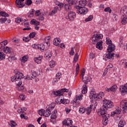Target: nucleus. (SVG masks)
<instances>
[{
	"label": "nucleus",
	"instance_id": "28",
	"mask_svg": "<svg viewBox=\"0 0 127 127\" xmlns=\"http://www.w3.org/2000/svg\"><path fill=\"white\" fill-rule=\"evenodd\" d=\"M56 118H57V111H54L52 113L51 119L54 120V119H56Z\"/></svg>",
	"mask_w": 127,
	"mask_h": 127
},
{
	"label": "nucleus",
	"instance_id": "53",
	"mask_svg": "<svg viewBox=\"0 0 127 127\" xmlns=\"http://www.w3.org/2000/svg\"><path fill=\"white\" fill-rule=\"evenodd\" d=\"M93 19V15H90L88 18L85 19V21H91Z\"/></svg>",
	"mask_w": 127,
	"mask_h": 127
},
{
	"label": "nucleus",
	"instance_id": "47",
	"mask_svg": "<svg viewBox=\"0 0 127 127\" xmlns=\"http://www.w3.org/2000/svg\"><path fill=\"white\" fill-rule=\"evenodd\" d=\"M45 112V110H43V109H41L38 112V114L40 116H44V113Z\"/></svg>",
	"mask_w": 127,
	"mask_h": 127
},
{
	"label": "nucleus",
	"instance_id": "23",
	"mask_svg": "<svg viewBox=\"0 0 127 127\" xmlns=\"http://www.w3.org/2000/svg\"><path fill=\"white\" fill-rule=\"evenodd\" d=\"M61 42V40L59 38H56L54 39L53 41L54 45L56 46H58L59 45V43Z\"/></svg>",
	"mask_w": 127,
	"mask_h": 127
},
{
	"label": "nucleus",
	"instance_id": "58",
	"mask_svg": "<svg viewBox=\"0 0 127 127\" xmlns=\"http://www.w3.org/2000/svg\"><path fill=\"white\" fill-rule=\"evenodd\" d=\"M39 20L40 21H43L44 20V17L43 16V14H40V17L39 18Z\"/></svg>",
	"mask_w": 127,
	"mask_h": 127
},
{
	"label": "nucleus",
	"instance_id": "41",
	"mask_svg": "<svg viewBox=\"0 0 127 127\" xmlns=\"http://www.w3.org/2000/svg\"><path fill=\"white\" fill-rule=\"evenodd\" d=\"M5 59V55L3 53L0 52V61Z\"/></svg>",
	"mask_w": 127,
	"mask_h": 127
},
{
	"label": "nucleus",
	"instance_id": "9",
	"mask_svg": "<svg viewBox=\"0 0 127 127\" xmlns=\"http://www.w3.org/2000/svg\"><path fill=\"white\" fill-rule=\"evenodd\" d=\"M55 107L54 105V103L52 104V106L49 107L46 110V111L44 112V116L46 118H48L50 115H51V110L53 109Z\"/></svg>",
	"mask_w": 127,
	"mask_h": 127
},
{
	"label": "nucleus",
	"instance_id": "17",
	"mask_svg": "<svg viewBox=\"0 0 127 127\" xmlns=\"http://www.w3.org/2000/svg\"><path fill=\"white\" fill-rule=\"evenodd\" d=\"M60 78H61V73L58 72L57 73L56 77L54 78L52 81L53 84H56V83L60 80Z\"/></svg>",
	"mask_w": 127,
	"mask_h": 127
},
{
	"label": "nucleus",
	"instance_id": "34",
	"mask_svg": "<svg viewBox=\"0 0 127 127\" xmlns=\"http://www.w3.org/2000/svg\"><path fill=\"white\" fill-rule=\"evenodd\" d=\"M61 103L64 104V105H67L69 103V100L65 99H61Z\"/></svg>",
	"mask_w": 127,
	"mask_h": 127
},
{
	"label": "nucleus",
	"instance_id": "30",
	"mask_svg": "<svg viewBox=\"0 0 127 127\" xmlns=\"http://www.w3.org/2000/svg\"><path fill=\"white\" fill-rule=\"evenodd\" d=\"M22 25H24V27H29V23L27 21V20L24 19L23 22L22 23Z\"/></svg>",
	"mask_w": 127,
	"mask_h": 127
},
{
	"label": "nucleus",
	"instance_id": "16",
	"mask_svg": "<svg viewBox=\"0 0 127 127\" xmlns=\"http://www.w3.org/2000/svg\"><path fill=\"white\" fill-rule=\"evenodd\" d=\"M72 124H73V121L70 120V119H68L67 120H64L63 122V125L64 126H67V127L72 126Z\"/></svg>",
	"mask_w": 127,
	"mask_h": 127
},
{
	"label": "nucleus",
	"instance_id": "36",
	"mask_svg": "<svg viewBox=\"0 0 127 127\" xmlns=\"http://www.w3.org/2000/svg\"><path fill=\"white\" fill-rule=\"evenodd\" d=\"M7 44V40H4V41L3 42H1L0 43V47L1 48H2V47H4V46L5 45H6Z\"/></svg>",
	"mask_w": 127,
	"mask_h": 127
},
{
	"label": "nucleus",
	"instance_id": "11",
	"mask_svg": "<svg viewBox=\"0 0 127 127\" xmlns=\"http://www.w3.org/2000/svg\"><path fill=\"white\" fill-rule=\"evenodd\" d=\"M120 90L122 96H125L127 92V83L124 85L121 86L120 87Z\"/></svg>",
	"mask_w": 127,
	"mask_h": 127
},
{
	"label": "nucleus",
	"instance_id": "29",
	"mask_svg": "<svg viewBox=\"0 0 127 127\" xmlns=\"http://www.w3.org/2000/svg\"><path fill=\"white\" fill-rule=\"evenodd\" d=\"M72 7L69 4H64V9L66 11H69L71 10Z\"/></svg>",
	"mask_w": 127,
	"mask_h": 127
},
{
	"label": "nucleus",
	"instance_id": "3",
	"mask_svg": "<svg viewBox=\"0 0 127 127\" xmlns=\"http://www.w3.org/2000/svg\"><path fill=\"white\" fill-rule=\"evenodd\" d=\"M102 38H103V34H102L94 35L91 38L92 42H93V43H97L96 47L98 49H99V50L103 49V47H102L103 45V41H100Z\"/></svg>",
	"mask_w": 127,
	"mask_h": 127
},
{
	"label": "nucleus",
	"instance_id": "5",
	"mask_svg": "<svg viewBox=\"0 0 127 127\" xmlns=\"http://www.w3.org/2000/svg\"><path fill=\"white\" fill-rule=\"evenodd\" d=\"M91 81V77L86 76L85 77V79L83 80V82L84 83L82 86V94H86L88 92V86L86 85L89 82Z\"/></svg>",
	"mask_w": 127,
	"mask_h": 127
},
{
	"label": "nucleus",
	"instance_id": "13",
	"mask_svg": "<svg viewBox=\"0 0 127 127\" xmlns=\"http://www.w3.org/2000/svg\"><path fill=\"white\" fill-rule=\"evenodd\" d=\"M120 107L122 108L123 113H126V111H127V101L126 100H123L120 103Z\"/></svg>",
	"mask_w": 127,
	"mask_h": 127
},
{
	"label": "nucleus",
	"instance_id": "61",
	"mask_svg": "<svg viewBox=\"0 0 127 127\" xmlns=\"http://www.w3.org/2000/svg\"><path fill=\"white\" fill-rule=\"evenodd\" d=\"M89 56L90 57V58H91V59H94V58H95V54H94L93 53H91L90 54Z\"/></svg>",
	"mask_w": 127,
	"mask_h": 127
},
{
	"label": "nucleus",
	"instance_id": "62",
	"mask_svg": "<svg viewBox=\"0 0 127 127\" xmlns=\"http://www.w3.org/2000/svg\"><path fill=\"white\" fill-rule=\"evenodd\" d=\"M35 15L36 16H39V14H41V13L40 12V10H37L36 11H35Z\"/></svg>",
	"mask_w": 127,
	"mask_h": 127
},
{
	"label": "nucleus",
	"instance_id": "12",
	"mask_svg": "<svg viewBox=\"0 0 127 127\" xmlns=\"http://www.w3.org/2000/svg\"><path fill=\"white\" fill-rule=\"evenodd\" d=\"M37 77V73L34 70H31V75H27V77L25 79H28V80H32V79H35V77Z\"/></svg>",
	"mask_w": 127,
	"mask_h": 127
},
{
	"label": "nucleus",
	"instance_id": "2",
	"mask_svg": "<svg viewBox=\"0 0 127 127\" xmlns=\"http://www.w3.org/2000/svg\"><path fill=\"white\" fill-rule=\"evenodd\" d=\"M79 6H76L75 8L76 9L77 13L82 14H86L88 12V9L83 7L87 4V0H81L79 1Z\"/></svg>",
	"mask_w": 127,
	"mask_h": 127
},
{
	"label": "nucleus",
	"instance_id": "10",
	"mask_svg": "<svg viewBox=\"0 0 127 127\" xmlns=\"http://www.w3.org/2000/svg\"><path fill=\"white\" fill-rule=\"evenodd\" d=\"M96 107H97V102H96V101H94V104H91L90 105V107H88L86 109V114H87V115H90V114H91L92 109H93V110H95V108H96Z\"/></svg>",
	"mask_w": 127,
	"mask_h": 127
},
{
	"label": "nucleus",
	"instance_id": "60",
	"mask_svg": "<svg viewBox=\"0 0 127 127\" xmlns=\"http://www.w3.org/2000/svg\"><path fill=\"white\" fill-rule=\"evenodd\" d=\"M19 98L20 99L22 100V101H24V99H25V96L23 95L22 94H21L19 96Z\"/></svg>",
	"mask_w": 127,
	"mask_h": 127
},
{
	"label": "nucleus",
	"instance_id": "38",
	"mask_svg": "<svg viewBox=\"0 0 127 127\" xmlns=\"http://www.w3.org/2000/svg\"><path fill=\"white\" fill-rule=\"evenodd\" d=\"M45 55L46 57H48V58H51V57H52V54H51V52H50V51L47 52L45 54Z\"/></svg>",
	"mask_w": 127,
	"mask_h": 127
},
{
	"label": "nucleus",
	"instance_id": "39",
	"mask_svg": "<svg viewBox=\"0 0 127 127\" xmlns=\"http://www.w3.org/2000/svg\"><path fill=\"white\" fill-rule=\"evenodd\" d=\"M39 49L41 51H44V49H45V46L43 44H39Z\"/></svg>",
	"mask_w": 127,
	"mask_h": 127
},
{
	"label": "nucleus",
	"instance_id": "63",
	"mask_svg": "<svg viewBox=\"0 0 127 127\" xmlns=\"http://www.w3.org/2000/svg\"><path fill=\"white\" fill-rule=\"evenodd\" d=\"M81 76H84L85 75V68H83L81 70Z\"/></svg>",
	"mask_w": 127,
	"mask_h": 127
},
{
	"label": "nucleus",
	"instance_id": "19",
	"mask_svg": "<svg viewBox=\"0 0 127 127\" xmlns=\"http://www.w3.org/2000/svg\"><path fill=\"white\" fill-rule=\"evenodd\" d=\"M15 3L17 7H23L24 6V4L22 3V2L20 1V0H16Z\"/></svg>",
	"mask_w": 127,
	"mask_h": 127
},
{
	"label": "nucleus",
	"instance_id": "14",
	"mask_svg": "<svg viewBox=\"0 0 127 127\" xmlns=\"http://www.w3.org/2000/svg\"><path fill=\"white\" fill-rule=\"evenodd\" d=\"M114 54H112V52H109L108 51V54L106 55L105 57L103 58L105 61H107L108 59L109 60H113L114 59Z\"/></svg>",
	"mask_w": 127,
	"mask_h": 127
},
{
	"label": "nucleus",
	"instance_id": "22",
	"mask_svg": "<svg viewBox=\"0 0 127 127\" xmlns=\"http://www.w3.org/2000/svg\"><path fill=\"white\" fill-rule=\"evenodd\" d=\"M74 49L75 51H79V49L78 48L72 47L71 48V51L69 52V54L71 55V56H73L74 54H75V52H74Z\"/></svg>",
	"mask_w": 127,
	"mask_h": 127
},
{
	"label": "nucleus",
	"instance_id": "45",
	"mask_svg": "<svg viewBox=\"0 0 127 127\" xmlns=\"http://www.w3.org/2000/svg\"><path fill=\"white\" fill-rule=\"evenodd\" d=\"M10 126H11V127H15L16 126H17V124L15 123L14 121H11L10 123Z\"/></svg>",
	"mask_w": 127,
	"mask_h": 127
},
{
	"label": "nucleus",
	"instance_id": "44",
	"mask_svg": "<svg viewBox=\"0 0 127 127\" xmlns=\"http://www.w3.org/2000/svg\"><path fill=\"white\" fill-rule=\"evenodd\" d=\"M24 19H21L19 17H18L17 18H16L15 19V22H16V23H20V22H22V23L23 22V20Z\"/></svg>",
	"mask_w": 127,
	"mask_h": 127
},
{
	"label": "nucleus",
	"instance_id": "18",
	"mask_svg": "<svg viewBox=\"0 0 127 127\" xmlns=\"http://www.w3.org/2000/svg\"><path fill=\"white\" fill-rule=\"evenodd\" d=\"M17 88L18 91H22L24 89V86L22 84V82L19 81L17 84Z\"/></svg>",
	"mask_w": 127,
	"mask_h": 127
},
{
	"label": "nucleus",
	"instance_id": "35",
	"mask_svg": "<svg viewBox=\"0 0 127 127\" xmlns=\"http://www.w3.org/2000/svg\"><path fill=\"white\" fill-rule=\"evenodd\" d=\"M31 24H35L36 25H39L40 22L37 21L36 20L33 19L31 21Z\"/></svg>",
	"mask_w": 127,
	"mask_h": 127
},
{
	"label": "nucleus",
	"instance_id": "7",
	"mask_svg": "<svg viewBox=\"0 0 127 127\" xmlns=\"http://www.w3.org/2000/svg\"><path fill=\"white\" fill-rule=\"evenodd\" d=\"M23 78V74L21 72H18L14 76L11 77L12 82H16Z\"/></svg>",
	"mask_w": 127,
	"mask_h": 127
},
{
	"label": "nucleus",
	"instance_id": "49",
	"mask_svg": "<svg viewBox=\"0 0 127 127\" xmlns=\"http://www.w3.org/2000/svg\"><path fill=\"white\" fill-rule=\"evenodd\" d=\"M85 110L84 107H81L79 109V112L80 114H84L85 113Z\"/></svg>",
	"mask_w": 127,
	"mask_h": 127
},
{
	"label": "nucleus",
	"instance_id": "52",
	"mask_svg": "<svg viewBox=\"0 0 127 127\" xmlns=\"http://www.w3.org/2000/svg\"><path fill=\"white\" fill-rule=\"evenodd\" d=\"M35 35H36V33L32 32L29 34V36L30 38H34V37H35Z\"/></svg>",
	"mask_w": 127,
	"mask_h": 127
},
{
	"label": "nucleus",
	"instance_id": "26",
	"mask_svg": "<svg viewBox=\"0 0 127 127\" xmlns=\"http://www.w3.org/2000/svg\"><path fill=\"white\" fill-rule=\"evenodd\" d=\"M50 40V36H47L44 39V41L45 43H46L48 47L50 46V43H49V41Z\"/></svg>",
	"mask_w": 127,
	"mask_h": 127
},
{
	"label": "nucleus",
	"instance_id": "24",
	"mask_svg": "<svg viewBox=\"0 0 127 127\" xmlns=\"http://www.w3.org/2000/svg\"><path fill=\"white\" fill-rule=\"evenodd\" d=\"M122 23L124 25L127 24V17L126 15H122L121 16Z\"/></svg>",
	"mask_w": 127,
	"mask_h": 127
},
{
	"label": "nucleus",
	"instance_id": "42",
	"mask_svg": "<svg viewBox=\"0 0 127 127\" xmlns=\"http://www.w3.org/2000/svg\"><path fill=\"white\" fill-rule=\"evenodd\" d=\"M118 89V86L117 85H113L111 87H110V91L111 92H115V91Z\"/></svg>",
	"mask_w": 127,
	"mask_h": 127
},
{
	"label": "nucleus",
	"instance_id": "20",
	"mask_svg": "<svg viewBox=\"0 0 127 127\" xmlns=\"http://www.w3.org/2000/svg\"><path fill=\"white\" fill-rule=\"evenodd\" d=\"M122 112V109H116L113 112L111 113V117H114L115 115H120Z\"/></svg>",
	"mask_w": 127,
	"mask_h": 127
},
{
	"label": "nucleus",
	"instance_id": "50",
	"mask_svg": "<svg viewBox=\"0 0 127 127\" xmlns=\"http://www.w3.org/2000/svg\"><path fill=\"white\" fill-rule=\"evenodd\" d=\"M104 11L105 12H109V13H112V9L110 7H107L104 9Z\"/></svg>",
	"mask_w": 127,
	"mask_h": 127
},
{
	"label": "nucleus",
	"instance_id": "4",
	"mask_svg": "<svg viewBox=\"0 0 127 127\" xmlns=\"http://www.w3.org/2000/svg\"><path fill=\"white\" fill-rule=\"evenodd\" d=\"M104 95L105 94L103 92H101L98 94H96V92H95V90L92 89L89 95V98L91 99V102H93V100L95 99V101H100V100L102 99V98L104 97Z\"/></svg>",
	"mask_w": 127,
	"mask_h": 127
},
{
	"label": "nucleus",
	"instance_id": "27",
	"mask_svg": "<svg viewBox=\"0 0 127 127\" xmlns=\"http://www.w3.org/2000/svg\"><path fill=\"white\" fill-rule=\"evenodd\" d=\"M3 51L4 52V53L9 54L10 52H11V51H10V49L8 47H5L4 48H3Z\"/></svg>",
	"mask_w": 127,
	"mask_h": 127
},
{
	"label": "nucleus",
	"instance_id": "15",
	"mask_svg": "<svg viewBox=\"0 0 127 127\" xmlns=\"http://www.w3.org/2000/svg\"><path fill=\"white\" fill-rule=\"evenodd\" d=\"M76 17V13L73 11H70L68 13V16L67 17V19L69 20H74V18Z\"/></svg>",
	"mask_w": 127,
	"mask_h": 127
},
{
	"label": "nucleus",
	"instance_id": "8",
	"mask_svg": "<svg viewBox=\"0 0 127 127\" xmlns=\"http://www.w3.org/2000/svg\"><path fill=\"white\" fill-rule=\"evenodd\" d=\"M69 90L66 88H63L60 91H54V95L56 97H60L63 95V93H68Z\"/></svg>",
	"mask_w": 127,
	"mask_h": 127
},
{
	"label": "nucleus",
	"instance_id": "32",
	"mask_svg": "<svg viewBox=\"0 0 127 127\" xmlns=\"http://www.w3.org/2000/svg\"><path fill=\"white\" fill-rule=\"evenodd\" d=\"M125 125H126V122L124 120H121L119 122L118 127H124Z\"/></svg>",
	"mask_w": 127,
	"mask_h": 127
},
{
	"label": "nucleus",
	"instance_id": "56",
	"mask_svg": "<svg viewBox=\"0 0 127 127\" xmlns=\"http://www.w3.org/2000/svg\"><path fill=\"white\" fill-rule=\"evenodd\" d=\"M6 18H1L0 19V22H1V23H4V22L6 21Z\"/></svg>",
	"mask_w": 127,
	"mask_h": 127
},
{
	"label": "nucleus",
	"instance_id": "33",
	"mask_svg": "<svg viewBox=\"0 0 127 127\" xmlns=\"http://www.w3.org/2000/svg\"><path fill=\"white\" fill-rule=\"evenodd\" d=\"M35 13V10L33 9H32L31 11H30L28 13V17H32L33 15H34V14Z\"/></svg>",
	"mask_w": 127,
	"mask_h": 127
},
{
	"label": "nucleus",
	"instance_id": "43",
	"mask_svg": "<svg viewBox=\"0 0 127 127\" xmlns=\"http://www.w3.org/2000/svg\"><path fill=\"white\" fill-rule=\"evenodd\" d=\"M80 69V66L79 65V64H76V70H75V74L76 75H78L79 74V69Z\"/></svg>",
	"mask_w": 127,
	"mask_h": 127
},
{
	"label": "nucleus",
	"instance_id": "54",
	"mask_svg": "<svg viewBox=\"0 0 127 127\" xmlns=\"http://www.w3.org/2000/svg\"><path fill=\"white\" fill-rule=\"evenodd\" d=\"M39 44H33L32 45V47H33L35 49H39Z\"/></svg>",
	"mask_w": 127,
	"mask_h": 127
},
{
	"label": "nucleus",
	"instance_id": "25",
	"mask_svg": "<svg viewBox=\"0 0 127 127\" xmlns=\"http://www.w3.org/2000/svg\"><path fill=\"white\" fill-rule=\"evenodd\" d=\"M78 52L79 51H76V53L74 57L73 62L74 63H76L78 60H79V55H78Z\"/></svg>",
	"mask_w": 127,
	"mask_h": 127
},
{
	"label": "nucleus",
	"instance_id": "46",
	"mask_svg": "<svg viewBox=\"0 0 127 127\" xmlns=\"http://www.w3.org/2000/svg\"><path fill=\"white\" fill-rule=\"evenodd\" d=\"M0 15L1 16H3L4 17H8V14L5 12H0Z\"/></svg>",
	"mask_w": 127,
	"mask_h": 127
},
{
	"label": "nucleus",
	"instance_id": "48",
	"mask_svg": "<svg viewBox=\"0 0 127 127\" xmlns=\"http://www.w3.org/2000/svg\"><path fill=\"white\" fill-rule=\"evenodd\" d=\"M66 1H68V4L69 5H74V4H75V1L72 0H66Z\"/></svg>",
	"mask_w": 127,
	"mask_h": 127
},
{
	"label": "nucleus",
	"instance_id": "37",
	"mask_svg": "<svg viewBox=\"0 0 127 127\" xmlns=\"http://www.w3.org/2000/svg\"><path fill=\"white\" fill-rule=\"evenodd\" d=\"M34 61L37 64H40L41 63V58H34Z\"/></svg>",
	"mask_w": 127,
	"mask_h": 127
},
{
	"label": "nucleus",
	"instance_id": "40",
	"mask_svg": "<svg viewBox=\"0 0 127 127\" xmlns=\"http://www.w3.org/2000/svg\"><path fill=\"white\" fill-rule=\"evenodd\" d=\"M49 64L50 67H51V68H53V67H55V65H56V63L54 61H52L50 62Z\"/></svg>",
	"mask_w": 127,
	"mask_h": 127
},
{
	"label": "nucleus",
	"instance_id": "57",
	"mask_svg": "<svg viewBox=\"0 0 127 127\" xmlns=\"http://www.w3.org/2000/svg\"><path fill=\"white\" fill-rule=\"evenodd\" d=\"M27 57L26 56H24L22 57L21 60V62H26L27 61Z\"/></svg>",
	"mask_w": 127,
	"mask_h": 127
},
{
	"label": "nucleus",
	"instance_id": "1",
	"mask_svg": "<svg viewBox=\"0 0 127 127\" xmlns=\"http://www.w3.org/2000/svg\"><path fill=\"white\" fill-rule=\"evenodd\" d=\"M103 105L98 110V115L101 116L102 118V123L104 126H107L109 123V118H110V114H107L108 109H111L114 107V103L106 99L103 100Z\"/></svg>",
	"mask_w": 127,
	"mask_h": 127
},
{
	"label": "nucleus",
	"instance_id": "31",
	"mask_svg": "<svg viewBox=\"0 0 127 127\" xmlns=\"http://www.w3.org/2000/svg\"><path fill=\"white\" fill-rule=\"evenodd\" d=\"M81 100H82V95L76 96V98L73 100V104H75V103H77V101H81Z\"/></svg>",
	"mask_w": 127,
	"mask_h": 127
},
{
	"label": "nucleus",
	"instance_id": "55",
	"mask_svg": "<svg viewBox=\"0 0 127 127\" xmlns=\"http://www.w3.org/2000/svg\"><path fill=\"white\" fill-rule=\"evenodd\" d=\"M25 4H27V5H31V4H32V1L31 0H27Z\"/></svg>",
	"mask_w": 127,
	"mask_h": 127
},
{
	"label": "nucleus",
	"instance_id": "6",
	"mask_svg": "<svg viewBox=\"0 0 127 127\" xmlns=\"http://www.w3.org/2000/svg\"><path fill=\"white\" fill-rule=\"evenodd\" d=\"M106 44L108 45L107 51H109L110 52H113V51H115V50L116 49L115 48V45L113 44V43L112 42V40H111L110 38H106Z\"/></svg>",
	"mask_w": 127,
	"mask_h": 127
},
{
	"label": "nucleus",
	"instance_id": "51",
	"mask_svg": "<svg viewBox=\"0 0 127 127\" xmlns=\"http://www.w3.org/2000/svg\"><path fill=\"white\" fill-rule=\"evenodd\" d=\"M57 12V9H56V8H55L54 9V10H52V11H51L49 15H54V14H55V13H56Z\"/></svg>",
	"mask_w": 127,
	"mask_h": 127
},
{
	"label": "nucleus",
	"instance_id": "59",
	"mask_svg": "<svg viewBox=\"0 0 127 127\" xmlns=\"http://www.w3.org/2000/svg\"><path fill=\"white\" fill-rule=\"evenodd\" d=\"M60 102H61V99H60V98H59L56 99L55 103L57 105H58V104L60 103Z\"/></svg>",
	"mask_w": 127,
	"mask_h": 127
},
{
	"label": "nucleus",
	"instance_id": "21",
	"mask_svg": "<svg viewBox=\"0 0 127 127\" xmlns=\"http://www.w3.org/2000/svg\"><path fill=\"white\" fill-rule=\"evenodd\" d=\"M122 15H126L127 16V7H123L120 11Z\"/></svg>",
	"mask_w": 127,
	"mask_h": 127
},
{
	"label": "nucleus",
	"instance_id": "64",
	"mask_svg": "<svg viewBox=\"0 0 127 127\" xmlns=\"http://www.w3.org/2000/svg\"><path fill=\"white\" fill-rule=\"evenodd\" d=\"M108 70H109L108 68H106L104 70V72L103 73V74L102 75V76H105L106 75V74H107V73H108Z\"/></svg>",
	"mask_w": 127,
	"mask_h": 127
}]
</instances>
